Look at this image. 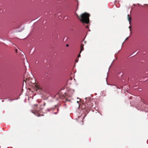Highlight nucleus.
Here are the masks:
<instances>
[{"mask_svg": "<svg viewBox=\"0 0 148 148\" xmlns=\"http://www.w3.org/2000/svg\"><path fill=\"white\" fill-rule=\"evenodd\" d=\"M37 106V104H35L34 105V106L35 107Z\"/></svg>", "mask_w": 148, "mask_h": 148, "instance_id": "16", "label": "nucleus"}, {"mask_svg": "<svg viewBox=\"0 0 148 148\" xmlns=\"http://www.w3.org/2000/svg\"><path fill=\"white\" fill-rule=\"evenodd\" d=\"M8 41H9L10 42L12 43V42H11V41H9V40H8Z\"/></svg>", "mask_w": 148, "mask_h": 148, "instance_id": "29", "label": "nucleus"}, {"mask_svg": "<svg viewBox=\"0 0 148 148\" xmlns=\"http://www.w3.org/2000/svg\"><path fill=\"white\" fill-rule=\"evenodd\" d=\"M138 51H137V50L136 51H135L134 53H133L132 54V55H134L133 56H135L138 53Z\"/></svg>", "mask_w": 148, "mask_h": 148, "instance_id": "4", "label": "nucleus"}, {"mask_svg": "<svg viewBox=\"0 0 148 148\" xmlns=\"http://www.w3.org/2000/svg\"><path fill=\"white\" fill-rule=\"evenodd\" d=\"M37 116L38 117L40 116V115H37Z\"/></svg>", "mask_w": 148, "mask_h": 148, "instance_id": "28", "label": "nucleus"}, {"mask_svg": "<svg viewBox=\"0 0 148 148\" xmlns=\"http://www.w3.org/2000/svg\"><path fill=\"white\" fill-rule=\"evenodd\" d=\"M27 64L28 66H29V63L27 62Z\"/></svg>", "mask_w": 148, "mask_h": 148, "instance_id": "17", "label": "nucleus"}, {"mask_svg": "<svg viewBox=\"0 0 148 148\" xmlns=\"http://www.w3.org/2000/svg\"><path fill=\"white\" fill-rule=\"evenodd\" d=\"M133 88H134V89H136L137 88H138V86L137 85H136L135 86H134Z\"/></svg>", "mask_w": 148, "mask_h": 148, "instance_id": "9", "label": "nucleus"}, {"mask_svg": "<svg viewBox=\"0 0 148 148\" xmlns=\"http://www.w3.org/2000/svg\"><path fill=\"white\" fill-rule=\"evenodd\" d=\"M43 22H45V23H46V21H43Z\"/></svg>", "mask_w": 148, "mask_h": 148, "instance_id": "25", "label": "nucleus"}, {"mask_svg": "<svg viewBox=\"0 0 148 148\" xmlns=\"http://www.w3.org/2000/svg\"><path fill=\"white\" fill-rule=\"evenodd\" d=\"M17 49H16V50H15L16 52V53H17Z\"/></svg>", "mask_w": 148, "mask_h": 148, "instance_id": "22", "label": "nucleus"}, {"mask_svg": "<svg viewBox=\"0 0 148 148\" xmlns=\"http://www.w3.org/2000/svg\"><path fill=\"white\" fill-rule=\"evenodd\" d=\"M123 73L122 72H121L118 73V74H121V77H122L123 75Z\"/></svg>", "mask_w": 148, "mask_h": 148, "instance_id": "8", "label": "nucleus"}, {"mask_svg": "<svg viewBox=\"0 0 148 148\" xmlns=\"http://www.w3.org/2000/svg\"><path fill=\"white\" fill-rule=\"evenodd\" d=\"M106 83H107V85H108V83H107V82H106Z\"/></svg>", "mask_w": 148, "mask_h": 148, "instance_id": "32", "label": "nucleus"}, {"mask_svg": "<svg viewBox=\"0 0 148 148\" xmlns=\"http://www.w3.org/2000/svg\"><path fill=\"white\" fill-rule=\"evenodd\" d=\"M12 44L14 45V44Z\"/></svg>", "mask_w": 148, "mask_h": 148, "instance_id": "35", "label": "nucleus"}, {"mask_svg": "<svg viewBox=\"0 0 148 148\" xmlns=\"http://www.w3.org/2000/svg\"><path fill=\"white\" fill-rule=\"evenodd\" d=\"M80 53H79V54L77 56V57H80Z\"/></svg>", "mask_w": 148, "mask_h": 148, "instance_id": "14", "label": "nucleus"}, {"mask_svg": "<svg viewBox=\"0 0 148 148\" xmlns=\"http://www.w3.org/2000/svg\"><path fill=\"white\" fill-rule=\"evenodd\" d=\"M24 29V28L22 27V28H21V29H20L18 31L19 32H21Z\"/></svg>", "mask_w": 148, "mask_h": 148, "instance_id": "7", "label": "nucleus"}, {"mask_svg": "<svg viewBox=\"0 0 148 148\" xmlns=\"http://www.w3.org/2000/svg\"><path fill=\"white\" fill-rule=\"evenodd\" d=\"M38 18H36V19H34V20H33L32 21H34V20H36V19H38Z\"/></svg>", "mask_w": 148, "mask_h": 148, "instance_id": "20", "label": "nucleus"}, {"mask_svg": "<svg viewBox=\"0 0 148 148\" xmlns=\"http://www.w3.org/2000/svg\"><path fill=\"white\" fill-rule=\"evenodd\" d=\"M67 37H64V40L65 39H66V40L67 39Z\"/></svg>", "mask_w": 148, "mask_h": 148, "instance_id": "15", "label": "nucleus"}, {"mask_svg": "<svg viewBox=\"0 0 148 148\" xmlns=\"http://www.w3.org/2000/svg\"><path fill=\"white\" fill-rule=\"evenodd\" d=\"M77 1V0H76Z\"/></svg>", "mask_w": 148, "mask_h": 148, "instance_id": "36", "label": "nucleus"}, {"mask_svg": "<svg viewBox=\"0 0 148 148\" xmlns=\"http://www.w3.org/2000/svg\"><path fill=\"white\" fill-rule=\"evenodd\" d=\"M127 20L129 21V23L131 25V21L132 20V18L131 16H130L129 14L127 15Z\"/></svg>", "mask_w": 148, "mask_h": 148, "instance_id": "2", "label": "nucleus"}, {"mask_svg": "<svg viewBox=\"0 0 148 148\" xmlns=\"http://www.w3.org/2000/svg\"><path fill=\"white\" fill-rule=\"evenodd\" d=\"M45 103H44V104L43 105V106H45Z\"/></svg>", "mask_w": 148, "mask_h": 148, "instance_id": "31", "label": "nucleus"}, {"mask_svg": "<svg viewBox=\"0 0 148 148\" xmlns=\"http://www.w3.org/2000/svg\"><path fill=\"white\" fill-rule=\"evenodd\" d=\"M35 50V48L34 47H33L32 48L30 51V53L32 54L34 52Z\"/></svg>", "mask_w": 148, "mask_h": 148, "instance_id": "3", "label": "nucleus"}, {"mask_svg": "<svg viewBox=\"0 0 148 148\" xmlns=\"http://www.w3.org/2000/svg\"><path fill=\"white\" fill-rule=\"evenodd\" d=\"M54 114H57V112H54Z\"/></svg>", "mask_w": 148, "mask_h": 148, "instance_id": "27", "label": "nucleus"}, {"mask_svg": "<svg viewBox=\"0 0 148 148\" xmlns=\"http://www.w3.org/2000/svg\"><path fill=\"white\" fill-rule=\"evenodd\" d=\"M35 63L36 64H38L39 63V61L38 60H36Z\"/></svg>", "mask_w": 148, "mask_h": 148, "instance_id": "10", "label": "nucleus"}, {"mask_svg": "<svg viewBox=\"0 0 148 148\" xmlns=\"http://www.w3.org/2000/svg\"><path fill=\"white\" fill-rule=\"evenodd\" d=\"M132 28V26H131V25H130V26H129V28L130 29V28Z\"/></svg>", "mask_w": 148, "mask_h": 148, "instance_id": "19", "label": "nucleus"}, {"mask_svg": "<svg viewBox=\"0 0 148 148\" xmlns=\"http://www.w3.org/2000/svg\"><path fill=\"white\" fill-rule=\"evenodd\" d=\"M78 61V60H75V62L77 63Z\"/></svg>", "mask_w": 148, "mask_h": 148, "instance_id": "12", "label": "nucleus"}, {"mask_svg": "<svg viewBox=\"0 0 148 148\" xmlns=\"http://www.w3.org/2000/svg\"><path fill=\"white\" fill-rule=\"evenodd\" d=\"M47 110L48 111H49V112L50 111L49 110V109H47Z\"/></svg>", "mask_w": 148, "mask_h": 148, "instance_id": "26", "label": "nucleus"}, {"mask_svg": "<svg viewBox=\"0 0 148 148\" xmlns=\"http://www.w3.org/2000/svg\"><path fill=\"white\" fill-rule=\"evenodd\" d=\"M21 52H22V53H23V54H24V55L25 56V54H24V53L23 52V51H21Z\"/></svg>", "mask_w": 148, "mask_h": 148, "instance_id": "23", "label": "nucleus"}, {"mask_svg": "<svg viewBox=\"0 0 148 148\" xmlns=\"http://www.w3.org/2000/svg\"><path fill=\"white\" fill-rule=\"evenodd\" d=\"M35 89H36V90H37L39 89V88L38 87V86L37 85H35Z\"/></svg>", "mask_w": 148, "mask_h": 148, "instance_id": "6", "label": "nucleus"}, {"mask_svg": "<svg viewBox=\"0 0 148 148\" xmlns=\"http://www.w3.org/2000/svg\"><path fill=\"white\" fill-rule=\"evenodd\" d=\"M40 116H43V115H40Z\"/></svg>", "mask_w": 148, "mask_h": 148, "instance_id": "34", "label": "nucleus"}, {"mask_svg": "<svg viewBox=\"0 0 148 148\" xmlns=\"http://www.w3.org/2000/svg\"><path fill=\"white\" fill-rule=\"evenodd\" d=\"M113 62V61H112V63ZM112 64H111V65H110V66L112 65Z\"/></svg>", "mask_w": 148, "mask_h": 148, "instance_id": "24", "label": "nucleus"}, {"mask_svg": "<svg viewBox=\"0 0 148 148\" xmlns=\"http://www.w3.org/2000/svg\"><path fill=\"white\" fill-rule=\"evenodd\" d=\"M85 99H87V98H86H86H85Z\"/></svg>", "mask_w": 148, "mask_h": 148, "instance_id": "33", "label": "nucleus"}, {"mask_svg": "<svg viewBox=\"0 0 148 148\" xmlns=\"http://www.w3.org/2000/svg\"><path fill=\"white\" fill-rule=\"evenodd\" d=\"M77 103H78V101H77Z\"/></svg>", "mask_w": 148, "mask_h": 148, "instance_id": "30", "label": "nucleus"}, {"mask_svg": "<svg viewBox=\"0 0 148 148\" xmlns=\"http://www.w3.org/2000/svg\"><path fill=\"white\" fill-rule=\"evenodd\" d=\"M78 18L82 23H85L86 24H88L89 23V14L86 12H84L81 14L80 16H79L77 14Z\"/></svg>", "mask_w": 148, "mask_h": 148, "instance_id": "1", "label": "nucleus"}, {"mask_svg": "<svg viewBox=\"0 0 148 148\" xmlns=\"http://www.w3.org/2000/svg\"><path fill=\"white\" fill-rule=\"evenodd\" d=\"M83 45H82L81 47V51L80 52V53H81L82 51H83L84 50Z\"/></svg>", "mask_w": 148, "mask_h": 148, "instance_id": "5", "label": "nucleus"}, {"mask_svg": "<svg viewBox=\"0 0 148 148\" xmlns=\"http://www.w3.org/2000/svg\"><path fill=\"white\" fill-rule=\"evenodd\" d=\"M130 36H128V37H127L125 39V40H124V41L122 43V45L123 44V43H124V42H125V41L126 40H127V38H128V37H129Z\"/></svg>", "mask_w": 148, "mask_h": 148, "instance_id": "11", "label": "nucleus"}, {"mask_svg": "<svg viewBox=\"0 0 148 148\" xmlns=\"http://www.w3.org/2000/svg\"><path fill=\"white\" fill-rule=\"evenodd\" d=\"M65 17H66V19H67L68 16H65L64 17V18H65Z\"/></svg>", "mask_w": 148, "mask_h": 148, "instance_id": "18", "label": "nucleus"}, {"mask_svg": "<svg viewBox=\"0 0 148 148\" xmlns=\"http://www.w3.org/2000/svg\"><path fill=\"white\" fill-rule=\"evenodd\" d=\"M69 46V45H68V44H66V46L67 47H68V46Z\"/></svg>", "mask_w": 148, "mask_h": 148, "instance_id": "21", "label": "nucleus"}, {"mask_svg": "<svg viewBox=\"0 0 148 148\" xmlns=\"http://www.w3.org/2000/svg\"><path fill=\"white\" fill-rule=\"evenodd\" d=\"M31 112L33 114H34L35 115H36V114L34 112H33L32 110H31Z\"/></svg>", "mask_w": 148, "mask_h": 148, "instance_id": "13", "label": "nucleus"}]
</instances>
